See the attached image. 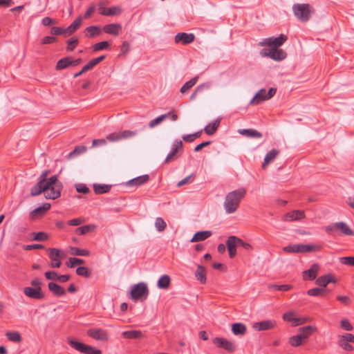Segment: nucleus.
<instances>
[{
    "mask_svg": "<svg viewBox=\"0 0 354 354\" xmlns=\"http://www.w3.org/2000/svg\"><path fill=\"white\" fill-rule=\"evenodd\" d=\"M49 172V170H45L39 176L37 183L30 189L32 196H38L44 192L46 198L54 200L61 196L62 183L58 180L56 175L47 179Z\"/></svg>",
    "mask_w": 354,
    "mask_h": 354,
    "instance_id": "obj_1",
    "label": "nucleus"
},
{
    "mask_svg": "<svg viewBox=\"0 0 354 354\" xmlns=\"http://www.w3.org/2000/svg\"><path fill=\"white\" fill-rule=\"evenodd\" d=\"M246 189L245 188H239L227 194L224 201V208L228 214L235 212L239 207L240 202L245 197Z\"/></svg>",
    "mask_w": 354,
    "mask_h": 354,
    "instance_id": "obj_2",
    "label": "nucleus"
},
{
    "mask_svg": "<svg viewBox=\"0 0 354 354\" xmlns=\"http://www.w3.org/2000/svg\"><path fill=\"white\" fill-rule=\"evenodd\" d=\"M136 131L125 130L122 131L114 132L109 134L106 139H96L93 140L92 147L97 145H104L106 144V140L109 142H118L122 140L128 139L136 136Z\"/></svg>",
    "mask_w": 354,
    "mask_h": 354,
    "instance_id": "obj_3",
    "label": "nucleus"
},
{
    "mask_svg": "<svg viewBox=\"0 0 354 354\" xmlns=\"http://www.w3.org/2000/svg\"><path fill=\"white\" fill-rule=\"evenodd\" d=\"M292 10L297 18L303 22L308 21L314 12V9L308 3L294 4Z\"/></svg>",
    "mask_w": 354,
    "mask_h": 354,
    "instance_id": "obj_4",
    "label": "nucleus"
},
{
    "mask_svg": "<svg viewBox=\"0 0 354 354\" xmlns=\"http://www.w3.org/2000/svg\"><path fill=\"white\" fill-rule=\"evenodd\" d=\"M68 343L72 348L84 354H102V351L100 349L83 344L71 337L68 338Z\"/></svg>",
    "mask_w": 354,
    "mask_h": 354,
    "instance_id": "obj_5",
    "label": "nucleus"
},
{
    "mask_svg": "<svg viewBox=\"0 0 354 354\" xmlns=\"http://www.w3.org/2000/svg\"><path fill=\"white\" fill-rule=\"evenodd\" d=\"M325 231L328 234H333V232L339 231L341 234L345 236H353V232L349 226L344 222H337L325 227Z\"/></svg>",
    "mask_w": 354,
    "mask_h": 354,
    "instance_id": "obj_6",
    "label": "nucleus"
},
{
    "mask_svg": "<svg viewBox=\"0 0 354 354\" xmlns=\"http://www.w3.org/2000/svg\"><path fill=\"white\" fill-rule=\"evenodd\" d=\"M50 263L49 266L52 268H57L62 266V259L64 258V253L57 248H47Z\"/></svg>",
    "mask_w": 354,
    "mask_h": 354,
    "instance_id": "obj_7",
    "label": "nucleus"
},
{
    "mask_svg": "<svg viewBox=\"0 0 354 354\" xmlns=\"http://www.w3.org/2000/svg\"><path fill=\"white\" fill-rule=\"evenodd\" d=\"M276 88H270L268 93L263 88L261 89L258 91V93L254 95L253 99L250 101V104H259L261 102L264 100H267L270 99L272 96L276 93Z\"/></svg>",
    "mask_w": 354,
    "mask_h": 354,
    "instance_id": "obj_8",
    "label": "nucleus"
},
{
    "mask_svg": "<svg viewBox=\"0 0 354 354\" xmlns=\"http://www.w3.org/2000/svg\"><path fill=\"white\" fill-rule=\"evenodd\" d=\"M261 55L263 57H268L274 61H281L284 59L287 54L282 49L272 48L268 51L266 50H262Z\"/></svg>",
    "mask_w": 354,
    "mask_h": 354,
    "instance_id": "obj_9",
    "label": "nucleus"
},
{
    "mask_svg": "<svg viewBox=\"0 0 354 354\" xmlns=\"http://www.w3.org/2000/svg\"><path fill=\"white\" fill-rule=\"evenodd\" d=\"M276 326L277 322L275 320L267 319L254 323L252 328L257 331H262L274 329Z\"/></svg>",
    "mask_w": 354,
    "mask_h": 354,
    "instance_id": "obj_10",
    "label": "nucleus"
},
{
    "mask_svg": "<svg viewBox=\"0 0 354 354\" xmlns=\"http://www.w3.org/2000/svg\"><path fill=\"white\" fill-rule=\"evenodd\" d=\"M145 294L148 295V289L147 285L144 283L135 285L131 291V297L134 300L140 299Z\"/></svg>",
    "mask_w": 354,
    "mask_h": 354,
    "instance_id": "obj_11",
    "label": "nucleus"
},
{
    "mask_svg": "<svg viewBox=\"0 0 354 354\" xmlns=\"http://www.w3.org/2000/svg\"><path fill=\"white\" fill-rule=\"evenodd\" d=\"M87 335L95 339L100 341H106L109 339L108 333L103 329L97 328H92L87 330Z\"/></svg>",
    "mask_w": 354,
    "mask_h": 354,
    "instance_id": "obj_12",
    "label": "nucleus"
},
{
    "mask_svg": "<svg viewBox=\"0 0 354 354\" xmlns=\"http://www.w3.org/2000/svg\"><path fill=\"white\" fill-rule=\"evenodd\" d=\"M213 343L216 344L217 347L224 348L230 353L234 352L236 348V346L233 342L223 337H215L213 339Z\"/></svg>",
    "mask_w": 354,
    "mask_h": 354,
    "instance_id": "obj_13",
    "label": "nucleus"
},
{
    "mask_svg": "<svg viewBox=\"0 0 354 354\" xmlns=\"http://www.w3.org/2000/svg\"><path fill=\"white\" fill-rule=\"evenodd\" d=\"M98 12L104 16H114L121 14L122 9L118 6H113L111 8H105L102 2L99 3Z\"/></svg>",
    "mask_w": 354,
    "mask_h": 354,
    "instance_id": "obj_14",
    "label": "nucleus"
},
{
    "mask_svg": "<svg viewBox=\"0 0 354 354\" xmlns=\"http://www.w3.org/2000/svg\"><path fill=\"white\" fill-rule=\"evenodd\" d=\"M24 293L28 297L35 299H41L44 297L41 288L26 287L24 289Z\"/></svg>",
    "mask_w": 354,
    "mask_h": 354,
    "instance_id": "obj_15",
    "label": "nucleus"
},
{
    "mask_svg": "<svg viewBox=\"0 0 354 354\" xmlns=\"http://www.w3.org/2000/svg\"><path fill=\"white\" fill-rule=\"evenodd\" d=\"M305 212L303 210H293L283 215V221H293L301 220L305 218Z\"/></svg>",
    "mask_w": 354,
    "mask_h": 354,
    "instance_id": "obj_16",
    "label": "nucleus"
},
{
    "mask_svg": "<svg viewBox=\"0 0 354 354\" xmlns=\"http://www.w3.org/2000/svg\"><path fill=\"white\" fill-rule=\"evenodd\" d=\"M194 39L195 36L192 33L179 32L175 36V42L177 44L180 42L183 45L191 44Z\"/></svg>",
    "mask_w": 354,
    "mask_h": 354,
    "instance_id": "obj_17",
    "label": "nucleus"
},
{
    "mask_svg": "<svg viewBox=\"0 0 354 354\" xmlns=\"http://www.w3.org/2000/svg\"><path fill=\"white\" fill-rule=\"evenodd\" d=\"M319 270V264L317 263H313L308 270H305L303 272L304 279H308L310 281H313V280L315 279L317 276Z\"/></svg>",
    "mask_w": 354,
    "mask_h": 354,
    "instance_id": "obj_18",
    "label": "nucleus"
},
{
    "mask_svg": "<svg viewBox=\"0 0 354 354\" xmlns=\"http://www.w3.org/2000/svg\"><path fill=\"white\" fill-rule=\"evenodd\" d=\"M226 246L228 250L229 257L231 259L234 258L236 254V248L238 247L236 243V236H229L226 241Z\"/></svg>",
    "mask_w": 354,
    "mask_h": 354,
    "instance_id": "obj_19",
    "label": "nucleus"
},
{
    "mask_svg": "<svg viewBox=\"0 0 354 354\" xmlns=\"http://www.w3.org/2000/svg\"><path fill=\"white\" fill-rule=\"evenodd\" d=\"M102 30L106 34L118 36L122 30L120 24H109L103 26Z\"/></svg>",
    "mask_w": 354,
    "mask_h": 354,
    "instance_id": "obj_20",
    "label": "nucleus"
},
{
    "mask_svg": "<svg viewBox=\"0 0 354 354\" xmlns=\"http://www.w3.org/2000/svg\"><path fill=\"white\" fill-rule=\"evenodd\" d=\"M329 283H336V279H334L333 275L330 273L320 276L316 279L315 283L317 286L323 287L322 288H325L326 286Z\"/></svg>",
    "mask_w": 354,
    "mask_h": 354,
    "instance_id": "obj_21",
    "label": "nucleus"
},
{
    "mask_svg": "<svg viewBox=\"0 0 354 354\" xmlns=\"http://www.w3.org/2000/svg\"><path fill=\"white\" fill-rule=\"evenodd\" d=\"M183 149V142L181 140H176L174 144V147L172 148L171 151L167 156L165 162L168 163L172 160L175 159L176 157V153L179 150Z\"/></svg>",
    "mask_w": 354,
    "mask_h": 354,
    "instance_id": "obj_22",
    "label": "nucleus"
},
{
    "mask_svg": "<svg viewBox=\"0 0 354 354\" xmlns=\"http://www.w3.org/2000/svg\"><path fill=\"white\" fill-rule=\"evenodd\" d=\"M279 154V151L273 149L268 151L265 156L263 162L262 163V168L265 169L268 165L272 162Z\"/></svg>",
    "mask_w": 354,
    "mask_h": 354,
    "instance_id": "obj_23",
    "label": "nucleus"
},
{
    "mask_svg": "<svg viewBox=\"0 0 354 354\" xmlns=\"http://www.w3.org/2000/svg\"><path fill=\"white\" fill-rule=\"evenodd\" d=\"M49 290L56 297H62L66 295L65 289L55 282H49L48 284Z\"/></svg>",
    "mask_w": 354,
    "mask_h": 354,
    "instance_id": "obj_24",
    "label": "nucleus"
},
{
    "mask_svg": "<svg viewBox=\"0 0 354 354\" xmlns=\"http://www.w3.org/2000/svg\"><path fill=\"white\" fill-rule=\"evenodd\" d=\"M317 328L313 326H306L299 328V335L301 337V338L305 341L308 339L312 334L316 332Z\"/></svg>",
    "mask_w": 354,
    "mask_h": 354,
    "instance_id": "obj_25",
    "label": "nucleus"
},
{
    "mask_svg": "<svg viewBox=\"0 0 354 354\" xmlns=\"http://www.w3.org/2000/svg\"><path fill=\"white\" fill-rule=\"evenodd\" d=\"M82 24V16H78L73 23L66 28V31L68 36L73 35L77 30L81 26Z\"/></svg>",
    "mask_w": 354,
    "mask_h": 354,
    "instance_id": "obj_26",
    "label": "nucleus"
},
{
    "mask_svg": "<svg viewBox=\"0 0 354 354\" xmlns=\"http://www.w3.org/2000/svg\"><path fill=\"white\" fill-rule=\"evenodd\" d=\"M323 246L321 244L314 245H304L300 244V253L306 252H317L322 249Z\"/></svg>",
    "mask_w": 354,
    "mask_h": 354,
    "instance_id": "obj_27",
    "label": "nucleus"
},
{
    "mask_svg": "<svg viewBox=\"0 0 354 354\" xmlns=\"http://www.w3.org/2000/svg\"><path fill=\"white\" fill-rule=\"evenodd\" d=\"M149 179V176L147 174H145L132 180H129L127 183L128 186H140L146 183Z\"/></svg>",
    "mask_w": 354,
    "mask_h": 354,
    "instance_id": "obj_28",
    "label": "nucleus"
},
{
    "mask_svg": "<svg viewBox=\"0 0 354 354\" xmlns=\"http://www.w3.org/2000/svg\"><path fill=\"white\" fill-rule=\"evenodd\" d=\"M207 271L204 266L198 265L195 272V277L200 281L202 284H205L207 280Z\"/></svg>",
    "mask_w": 354,
    "mask_h": 354,
    "instance_id": "obj_29",
    "label": "nucleus"
},
{
    "mask_svg": "<svg viewBox=\"0 0 354 354\" xmlns=\"http://www.w3.org/2000/svg\"><path fill=\"white\" fill-rule=\"evenodd\" d=\"M221 122V119L218 118L214 122L209 123L204 128V131L207 135H213L218 129Z\"/></svg>",
    "mask_w": 354,
    "mask_h": 354,
    "instance_id": "obj_30",
    "label": "nucleus"
},
{
    "mask_svg": "<svg viewBox=\"0 0 354 354\" xmlns=\"http://www.w3.org/2000/svg\"><path fill=\"white\" fill-rule=\"evenodd\" d=\"M122 335L125 339H138L144 337V335L140 330H127L122 333Z\"/></svg>",
    "mask_w": 354,
    "mask_h": 354,
    "instance_id": "obj_31",
    "label": "nucleus"
},
{
    "mask_svg": "<svg viewBox=\"0 0 354 354\" xmlns=\"http://www.w3.org/2000/svg\"><path fill=\"white\" fill-rule=\"evenodd\" d=\"M232 331L235 335H243L247 332V328L242 323H234L232 325Z\"/></svg>",
    "mask_w": 354,
    "mask_h": 354,
    "instance_id": "obj_32",
    "label": "nucleus"
},
{
    "mask_svg": "<svg viewBox=\"0 0 354 354\" xmlns=\"http://www.w3.org/2000/svg\"><path fill=\"white\" fill-rule=\"evenodd\" d=\"M212 235L211 231H201L196 232L192 239H191V242H198L205 241L208 239Z\"/></svg>",
    "mask_w": 354,
    "mask_h": 354,
    "instance_id": "obj_33",
    "label": "nucleus"
},
{
    "mask_svg": "<svg viewBox=\"0 0 354 354\" xmlns=\"http://www.w3.org/2000/svg\"><path fill=\"white\" fill-rule=\"evenodd\" d=\"M71 66V57H66L60 59L56 64L55 69L57 71L63 70Z\"/></svg>",
    "mask_w": 354,
    "mask_h": 354,
    "instance_id": "obj_34",
    "label": "nucleus"
},
{
    "mask_svg": "<svg viewBox=\"0 0 354 354\" xmlns=\"http://www.w3.org/2000/svg\"><path fill=\"white\" fill-rule=\"evenodd\" d=\"M239 133L243 136L251 138H261L262 133L259 132L258 131L252 129H239Z\"/></svg>",
    "mask_w": 354,
    "mask_h": 354,
    "instance_id": "obj_35",
    "label": "nucleus"
},
{
    "mask_svg": "<svg viewBox=\"0 0 354 354\" xmlns=\"http://www.w3.org/2000/svg\"><path fill=\"white\" fill-rule=\"evenodd\" d=\"M111 186L104 184H94L93 189L96 194H102L110 191Z\"/></svg>",
    "mask_w": 354,
    "mask_h": 354,
    "instance_id": "obj_36",
    "label": "nucleus"
},
{
    "mask_svg": "<svg viewBox=\"0 0 354 354\" xmlns=\"http://www.w3.org/2000/svg\"><path fill=\"white\" fill-rule=\"evenodd\" d=\"M198 80V77L196 76L193 78H192L188 82H185L183 86L180 88V93H187L189 89H191L197 82Z\"/></svg>",
    "mask_w": 354,
    "mask_h": 354,
    "instance_id": "obj_37",
    "label": "nucleus"
},
{
    "mask_svg": "<svg viewBox=\"0 0 354 354\" xmlns=\"http://www.w3.org/2000/svg\"><path fill=\"white\" fill-rule=\"evenodd\" d=\"M171 283L170 277L167 274L162 276L158 281V287L161 289H167Z\"/></svg>",
    "mask_w": 354,
    "mask_h": 354,
    "instance_id": "obj_38",
    "label": "nucleus"
},
{
    "mask_svg": "<svg viewBox=\"0 0 354 354\" xmlns=\"http://www.w3.org/2000/svg\"><path fill=\"white\" fill-rule=\"evenodd\" d=\"M6 336L9 341L13 342L20 343L22 340L21 336L19 332H7Z\"/></svg>",
    "mask_w": 354,
    "mask_h": 354,
    "instance_id": "obj_39",
    "label": "nucleus"
},
{
    "mask_svg": "<svg viewBox=\"0 0 354 354\" xmlns=\"http://www.w3.org/2000/svg\"><path fill=\"white\" fill-rule=\"evenodd\" d=\"M95 229V226L94 225H86L80 227H77L75 230V233L78 235H83L89 232H91Z\"/></svg>",
    "mask_w": 354,
    "mask_h": 354,
    "instance_id": "obj_40",
    "label": "nucleus"
},
{
    "mask_svg": "<svg viewBox=\"0 0 354 354\" xmlns=\"http://www.w3.org/2000/svg\"><path fill=\"white\" fill-rule=\"evenodd\" d=\"M305 341L301 338V337L298 334L297 335L292 336L289 338L288 343L294 347L299 346L303 344Z\"/></svg>",
    "mask_w": 354,
    "mask_h": 354,
    "instance_id": "obj_41",
    "label": "nucleus"
},
{
    "mask_svg": "<svg viewBox=\"0 0 354 354\" xmlns=\"http://www.w3.org/2000/svg\"><path fill=\"white\" fill-rule=\"evenodd\" d=\"M50 208V205L48 203H46L43 204V205L41 207H39L36 208L35 209H34L31 212V215L32 217H34L35 216H36L37 214L41 215V214H44L46 211H48Z\"/></svg>",
    "mask_w": 354,
    "mask_h": 354,
    "instance_id": "obj_42",
    "label": "nucleus"
},
{
    "mask_svg": "<svg viewBox=\"0 0 354 354\" xmlns=\"http://www.w3.org/2000/svg\"><path fill=\"white\" fill-rule=\"evenodd\" d=\"M85 30L88 33L89 37H93L95 35H100L102 29L97 26H91L87 27Z\"/></svg>",
    "mask_w": 354,
    "mask_h": 354,
    "instance_id": "obj_43",
    "label": "nucleus"
},
{
    "mask_svg": "<svg viewBox=\"0 0 354 354\" xmlns=\"http://www.w3.org/2000/svg\"><path fill=\"white\" fill-rule=\"evenodd\" d=\"M209 88V85L207 83L202 84L196 87V88L194 90V91L190 95V100H193L196 98L197 94L198 93L202 92L203 90H207Z\"/></svg>",
    "mask_w": 354,
    "mask_h": 354,
    "instance_id": "obj_44",
    "label": "nucleus"
},
{
    "mask_svg": "<svg viewBox=\"0 0 354 354\" xmlns=\"http://www.w3.org/2000/svg\"><path fill=\"white\" fill-rule=\"evenodd\" d=\"M287 37L284 35H280L276 38H272L273 48H278L287 40Z\"/></svg>",
    "mask_w": 354,
    "mask_h": 354,
    "instance_id": "obj_45",
    "label": "nucleus"
},
{
    "mask_svg": "<svg viewBox=\"0 0 354 354\" xmlns=\"http://www.w3.org/2000/svg\"><path fill=\"white\" fill-rule=\"evenodd\" d=\"M32 240L35 241H45L49 239V236L44 232H39L32 234Z\"/></svg>",
    "mask_w": 354,
    "mask_h": 354,
    "instance_id": "obj_46",
    "label": "nucleus"
},
{
    "mask_svg": "<svg viewBox=\"0 0 354 354\" xmlns=\"http://www.w3.org/2000/svg\"><path fill=\"white\" fill-rule=\"evenodd\" d=\"M78 43H79V40H78V38L76 37H71V39L67 40V41H66V44L68 45L67 48H66L67 50L73 51L76 48Z\"/></svg>",
    "mask_w": 354,
    "mask_h": 354,
    "instance_id": "obj_47",
    "label": "nucleus"
},
{
    "mask_svg": "<svg viewBox=\"0 0 354 354\" xmlns=\"http://www.w3.org/2000/svg\"><path fill=\"white\" fill-rule=\"evenodd\" d=\"M283 250L288 253H300V244L287 245L283 248Z\"/></svg>",
    "mask_w": 354,
    "mask_h": 354,
    "instance_id": "obj_48",
    "label": "nucleus"
},
{
    "mask_svg": "<svg viewBox=\"0 0 354 354\" xmlns=\"http://www.w3.org/2000/svg\"><path fill=\"white\" fill-rule=\"evenodd\" d=\"M71 254L77 256H88L90 252L87 250L80 249L76 247L71 248Z\"/></svg>",
    "mask_w": 354,
    "mask_h": 354,
    "instance_id": "obj_49",
    "label": "nucleus"
},
{
    "mask_svg": "<svg viewBox=\"0 0 354 354\" xmlns=\"http://www.w3.org/2000/svg\"><path fill=\"white\" fill-rule=\"evenodd\" d=\"M326 289L322 288H314L307 291L309 296H322L325 293Z\"/></svg>",
    "mask_w": 354,
    "mask_h": 354,
    "instance_id": "obj_50",
    "label": "nucleus"
},
{
    "mask_svg": "<svg viewBox=\"0 0 354 354\" xmlns=\"http://www.w3.org/2000/svg\"><path fill=\"white\" fill-rule=\"evenodd\" d=\"M269 288L274 289L276 290L280 291H288L292 288V286L283 284V285H277V284H270L268 286Z\"/></svg>",
    "mask_w": 354,
    "mask_h": 354,
    "instance_id": "obj_51",
    "label": "nucleus"
},
{
    "mask_svg": "<svg viewBox=\"0 0 354 354\" xmlns=\"http://www.w3.org/2000/svg\"><path fill=\"white\" fill-rule=\"evenodd\" d=\"M338 345L346 351H351L353 350V346L346 340H343L342 338L339 337L337 342Z\"/></svg>",
    "mask_w": 354,
    "mask_h": 354,
    "instance_id": "obj_52",
    "label": "nucleus"
},
{
    "mask_svg": "<svg viewBox=\"0 0 354 354\" xmlns=\"http://www.w3.org/2000/svg\"><path fill=\"white\" fill-rule=\"evenodd\" d=\"M76 274L79 276L84 277L85 278H89L91 277V272L86 267H78L76 269Z\"/></svg>",
    "mask_w": 354,
    "mask_h": 354,
    "instance_id": "obj_53",
    "label": "nucleus"
},
{
    "mask_svg": "<svg viewBox=\"0 0 354 354\" xmlns=\"http://www.w3.org/2000/svg\"><path fill=\"white\" fill-rule=\"evenodd\" d=\"M85 263L84 260L76 257H71L68 259V262H67V266L73 268L77 264H84Z\"/></svg>",
    "mask_w": 354,
    "mask_h": 354,
    "instance_id": "obj_54",
    "label": "nucleus"
},
{
    "mask_svg": "<svg viewBox=\"0 0 354 354\" xmlns=\"http://www.w3.org/2000/svg\"><path fill=\"white\" fill-rule=\"evenodd\" d=\"M155 226L158 231L162 232L166 228L167 224L162 218L158 217L156 219Z\"/></svg>",
    "mask_w": 354,
    "mask_h": 354,
    "instance_id": "obj_55",
    "label": "nucleus"
},
{
    "mask_svg": "<svg viewBox=\"0 0 354 354\" xmlns=\"http://www.w3.org/2000/svg\"><path fill=\"white\" fill-rule=\"evenodd\" d=\"M109 47V44L106 41H101L97 44H95L93 46V48L94 51H99L102 50L106 49Z\"/></svg>",
    "mask_w": 354,
    "mask_h": 354,
    "instance_id": "obj_56",
    "label": "nucleus"
},
{
    "mask_svg": "<svg viewBox=\"0 0 354 354\" xmlns=\"http://www.w3.org/2000/svg\"><path fill=\"white\" fill-rule=\"evenodd\" d=\"M50 33L54 35H64L65 36H68L66 28H63L61 27L53 26L50 30Z\"/></svg>",
    "mask_w": 354,
    "mask_h": 354,
    "instance_id": "obj_57",
    "label": "nucleus"
},
{
    "mask_svg": "<svg viewBox=\"0 0 354 354\" xmlns=\"http://www.w3.org/2000/svg\"><path fill=\"white\" fill-rule=\"evenodd\" d=\"M167 117H168L167 114H163V115H161L159 117L152 120L151 121H150V122L149 124V127L150 128L154 127L156 125L160 123L162 120H164Z\"/></svg>",
    "mask_w": 354,
    "mask_h": 354,
    "instance_id": "obj_58",
    "label": "nucleus"
},
{
    "mask_svg": "<svg viewBox=\"0 0 354 354\" xmlns=\"http://www.w3.org/2000/svg\"><path fill=\"white\" fill-rule=\"evenodd\" d=\"M86 151V147L85 146L75 147V149L68 154V158H71L73 156H74L75 155L82 153L85 152Z\"/></svg>",
    "mask_w": 354,
    "mask_h": 354,
    "instance_id": "obj_59",
    "label": "nucleus"
},
{
    "mask_svg": "<svg viewBox=\"0 0 354 354\" xmlns=\"http://www.w3.org/2000/svg\"><path fill=\"white\" fill-rule=\"evenodd\" d=\"M93 67H94L93 65L92 64L91 62L90 61L87 64H86L85 66H84L82 67V70L80 72L74 74L73 77L76 78V77L80 76L81 75L87 72L88 71L91 70Z\"/></svg>",
    "mask_w": 354,
    "mask_h": 354,
    "instance_id": "obj_60",
    "label": "nucleus"
},
{
    "mask_svg": "<svg viewBox=\"0 0 354 354\" xmlns=\"http://www.w3.org/2000/svg\"><path fill=\"white\" fill-rule=\"evenodd\" d=\"M341 263L354 266V257H344L339 259Z\"/></svg>",
    "mask_w": 354,
    "mask_h": 354,
    "instance_id": "obj_61",
    "label": "nucleus"
},
{
    "mask_svg": "<svg viewBox=\"0 0 354 354\" xmlns=\"http://www.w3.org/2000/svg\"><path fill=\"white\" fill-rule=\"evenodd\" d=\"M237 246L242 247L245 250H250L252 249V246L246 242H244L242 239L236 236Z\"/></svg>",
    "mask_w": 354,
    "mask_h": 354,
    "instance_id": "obj_62",
    "label": "nucleus"
},
{
    "mask_svg": "<svg viewBox=\"0 0 354 354\" xmlns=\"http://www.w3.org/2000/svg\"><path fill=\"white\" fill-rule=\"evenodd\" d=\"M76 190L79 193L88 194L90 192L89 188L84 184L80 183L75 185Z\"/></svg>",
    "mask_w": 354,
    "mask_h": 354,
    "instance_id": "obj_63",
    "label": "nucleus"
},
{
    "mask_svg": "<svg viewBox=\"0 0 354 354\" xmlns=\"http://www.w3.org/2000/svg\"><path fill=\"white\" fill-rule=\"evenodd\" d=\"M57 39L55 37L53 36H46L44 37L41 41V44H50L56 42Z\"/></svg>",
    "mask_w": 354,
    "mask_h": 354,
    "instance_id": "obj_64",
    "label": "nucleus"
}]
</instances>
